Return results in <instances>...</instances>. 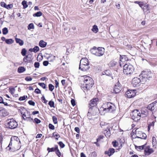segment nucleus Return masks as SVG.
Here are the masks:
<instances>
[{
    "label": "nucleus",
    "mask_w": 157,
    "mask_h": 157,
    "mask_svg": "<svg viewBox=\"0 0 157 157\" xmlns=\"http://www.w3.org/2000/svg\"><path fill=\"white\" fill-rule=\"evenodd\" d=\"M88 60L86 58H82L80 60L79 69L83 71H86L90 68Z\"/></svg>",
    "instance_id": "1"
},
{
    "label": "nucleus",
    "mask_w": 157,
    "mask_h": 157,
    "mask_svg": "<svg viewBox=\"0 0 157 157\" xmlns=\"http://www.w3.org/2000/svg\"><path fill=\"white\" fill-rule=\"evenodd\" d=\"M103 111L105 112L112 113L116 109L115 106L110 102H108L104 104L103 105Z\"/></svg>",
    "instance_id": "2"
},
{
    "label": "nucleus",
    "mask_w": 157,
    "mask_h": 157,
    "mask_svg": "<svg viewBox=\"0 0 157 157\" xmlns=\"http://www.w3.org/2000/svg\"><path fill=\"white\" fill-rule=\"evenodd\" d=\"M94 81L92 78L89 76H85L84 80V87L87 90L89 89L94 84Z\"/></svg>",
    "instance_id": "3"
},
{
    "label": "nucleus",
    "mask_w": 157,
    "mask_h": 157,
    "mask_svg": "<svg viewBox=\"0 0 157 157\" xmlns=\"http://www.w3.org/2000/svg\"><path fill=\"white\" fill-rule=\"evenodd\" d=\"M151 72L148 71H143L139 75V77L141 79V81L142 83H145L150 78L151 76Z\"/></svg>",
    "instance_id": "4"
},
{
    "label": "nucleus",
    "mask_w": 157,
    "mask_h": 157,
    "mask_svg": "<svg viewBox=\"0 0 157 157\" xmlns=\"http://www.w3.org/2000/svg\"><path fill=\"white\" fill-rule=\"evenodd\" d=\"M134 70L133 66L131 64H126L123 66V72L124 74L128 75L132 74Z\"/></svg>",
    "instance_id": "5"
},
{
    "label": "nucleus",
    "mask_w": 157,
    "mask_h": 157,
    "mask_svg": "<svg viewBox=\"0 0 157 157\" xmlns=\"http://www.w3.org/2000/svg\"><path fill=\"white\" fill-rule=\"evenodd\" d=\"M22 109H20L19 110L20 112L22 115L23 119L24 120L29 121L30 122L33 121V118H31V116L30 112L26 110H24L25 112L22 111Z\"/></svg>",
    "instance_id": "6"
},
{
    "label": "nucleus",
    "mask_w": 157,
    "mask_h": 157,
    "mask_svg": "<svg viewBox=\"0 0 157 157\" xmlns=\"http://www.w3.org/2000/svg\"><path fill=\"white\" fill-rule=\"evenodd\" d=\"M6 122H7L6 126L10 129H14L17 127L18 126L17 123L15 120L13 118L8 119Z\"/></svg>",
    "instance_id": "7"
},
{
    "label": "nucleus",
    "mask_w": 157,
    "mask_h": 157,
    "mask_svg": "<svg viewBox=\"0 0 157 157\" xmlns=\"http://www.w3.org/2000/svg\"><path fill=\"white\" fill-rule=\"evenodd\" d=\"M91 52L94 55L100 56H102L105 52V49L103 48L99 47L98 48L96 47H94V48L91 50Z\"/></svg>",
    "instance_id": "8"
},
{
    "label": "nucleus",
    "mask_w": 157,
    "mask_h": 157,
    "mask_svg": "<svg viewBox=\"0 0 157 157\" xmlns=\"http://www.w3.org/2000/svg\"><path fill=\"white\" fill-rule=\"evenodd\" d=\"M132 118L135 121L139 120L142 116L140 111L138 110L135 109L131 113Z\"/></svg>",
    "instance_id": "9"
},
{
    "label": "nucleus",
    "mask_w": 157,
    "mask_h": 157,
    "mask_svg": "<svg viewBox=\"0 0 157 157\" xmlns=\"http://www.w3.org/2000/svg\"><path fill=\"white\" fill-rule=\"evenodd\" d=\"M99 99L98 98H94L90 101L89 104V109L87 113V116H90V113H91L92 110V107L95 106L97 105V103Z\"/></svg>",
    "instance_id": "10"
},
{
    "label": "nucleus",
    "mask_w": 157,
    "mask_h": 157,
    "mask_svg": "<svg viewBox=\"0 0 157 157\" xmlns=\"http://www.w3.org/2000/svg\"><path fill=\"white\" fill-rule=\"evenodd\" d=\"M135 134L136 135V138H140L142 139H146L147 138L146 134L140 131L137 129L135 131Z\"/></svg>",
    "instance_id": "11"
},
{
    "label": "nucleus",
    "mask_w": 157,
    "mask_h": 157,
    "mask_svg": "<svg viewBox=\"0 0 157 157\" xmlns=\"http://www.w3.org/2000/svg\"><path fill=\"white\" fill-rule=\"evenodd\" d=\"M142 82L141 79L137 77L134 78L132 80V83L134 87H138L140 85Z\"/></svg>",
    "instance_id": "12"
},
{
    "label": "nucleus",
    "mask_w": 157,
    "mask_h": 157,
    "mask_svg": "<svg viewBox=\"0 0 157 157\" xmlns=\"http://www.w3.org/2000/svg\"><path fill=\"white\" fill-rule=\"evenodd\" d=\"M106 128L104 129V133L107 138L109 137L110 135V129H112V125L108 124L106 125Z\"/></svg>",
    "instance_id": "13"
},
{
    "label": "nucleus",
    "mask_w": 157,
    "mask_h": 157,
    "mask_svg": "<svg viewBox=\"0 0 157 157\" xmlns=\"http://www.w3.org/2000/svg\"><path fill=\"white\" fill-rule=\"evenodd\" d=\"M156 101H155L149 105L147 106V108L149 110L152 112V114H153V116H154L155 118H156V117L154 115V110L155 108L157 107V104H156Z\"/></svg>",
    "instance_id": "14"
},
{
    "label": "nucleus",
    "mask_w": 157,
    "mask_h": 157,
    "mask_svg": "<svg viewBox=\"0 0 157 157\" xmlns=\"http://www.w3.org/2000/svg\"><path fill=\"white\" fill-rule=\"evenodd\" d=\"M136 90H128L126 92V95L128 98L133 97L136 95Z\"/></svg>",
    "instance_id": "15"
},
{
    "label": "nucleus",
    "mask_w": 157,
    "mask_h": 157,
    "mask_svg": "<svg viewBox=\"0 0 157 157\" xmlns=\"http://www.w3.org/2000/svg\"><path fill=\"white\" fill-rule=\"evenodd\" d=\"M121 89V85L119 82H118L115 85L113 91L115 93H118L120 92Z\"/></svg>",
    "instance_id": "16"
},
{
    "label": "nucleus",
    "mask_w": 157,
    "mask_h": 157,
    "mask_svg": "<svg viewBox=\"0 0 157 157\" xmlns=\"http://www.w3.org/2000/svg\"><path fill=\"white\" fill-rule=\"evenodd\" d=\"M148 109L147 107V108H143L141 110V115L142 117H145L147 116L149 114Z\"/></svg>",
    "instance_id": "17"
},
{
    "label": "nucleus",
    "mask_w": 157,
    "mask_h": 157,
    "mask_svg": "<svg viewBox=\"0 0 157 157\" xmlns=\"http://www.w3.org/2000/svg\"><path fill=\"white\" fill-rule=\"evenodd\" d=\"M154 152L152 148H150V146L146 147L144 149V153L145 155H148Z\"/></svg>",
    "instance_id": "18"
},
{
    "label": "nucleus",
    "mask_w": 157,
    "mask_h": 157,
    "mask_svg": "<svg viewBox=\"0 0 157 157\" xmlns=\"http://www.w3.org/2000/svg\"><path fill=\"white\" fill-rule=\"evenodd\" d=\"M32 56L31 55H27L23 58V61L26 63H30L32 61Z\"/></svg>",
    "instance_id": "19"
},
{
    "label": "nucleus",
    "mask_w": 157,
    "mask_h": 157,
    "mask_svg": "<svg viewBox=\"0 0 157 157\" xmlns=\"http://www.w3.org/2000/svg\"><path fill=\"white\" fill-rule=\"evenodd\" d=\"M115 150L113 148H110L108 151L105 152V154L109 156H110L113 154L115 152Z\"/></svg>",
    "instance_id": "20"
},
{
    "label": "nucleus",
    "mask_w": 157,
    "mask_h": 157,
    "mask_svg": "<svg viewBox=\"0 0 157 157\" xmlns=\"http://www.w3.org/2000/svg\"><path fill=\"white\" fill-rule=\"evenodd\" d=\"M126 59L127 57L125 56H120V61L121 62L119 63L120 66L121 67V64H123V63L126 61Z\"/></svg>",
    "instance_id": "21"
},
{
    "label": "nucleus",
    "mask_w": 157,
    "mask_h": 157,
    "mask_svg": "<svg viewBox=\"0 0 157 157\" xmlns=\"http://www.w3.org/2000/svg\"><path fill=\"white\" fill-rule=\"evenodd\" d=\"M144 6V7H143V8L142 9H143V10L144 11L145 13H149V8L148 5H146L145 4V5Z\"/></svg>",
    "instance_id": "22"
},
{
    "label": "nucleus",
    "mask_w": 157,
    "mask_h": 157,
    "mask_svg": "<svg viewBox=\"0 0 157 157\" xmlns=\"http://www.w3.org/2000/svg\"><path fill=\"white\" fill-rule=\"evenodd\" d=\"M15 40L17 43L18 44L22 46L23 45L24 42L23 40L17 38H15Z\"/></svg>",
    "instance_id": "23"
},
{
    "label": "nucleus",
    "mask_w": 157,
    "mask_h": 157,
    "mask_svg": "<svg viewBox=\"0 0 157 157\" xmlns=\"http://www.w3.org/2000/svg\"><path fill=\"white\" fill-rule=\"evenodd\" d=\"M47 45V43L43 40H41L39 43V45L41 48H44Z\"/></svg>",
    "instance_id": "24"
},
{
    "label": "nucleus",
    "mask_w": 157,
    "mask_h": 157,
    "mask_svg": "<svg viewBox=\"0 0 157 157\" xmlns=\"http://www.w3.org/2000/svg\"><path fill=\"white\" fill-rule=\"evenodd\" d=\"M57 147L58 146L57 145H56L54 147H52L51 148L48 147L47 150L48 151V152L55 151L56 150V149H57Z\"/></svg>",
    "instance_id": "25"
},
{
    "label": "nucleus",
    "mask_w": 157,
    "mask_h": 157,
    "mask_svg": "<svg viewBox=\"0 0 157 157\" xmlns=\"http://www.w3.org/2000/svg\"><path fill=\"white\" fill-rule=\"evenodd\" d=\"M26 70L25 68L23 67H19L17 69V71L21 73L25 71Z\"/></svg>",
    "instance_id": "26"
},
{
    "label": "nucleus",
    "mask_w": 157,
    "mask_h": 157,
    "mask_svg": "<svg viewBox=\"0 0 157 157\" xmlns=\"http://www.w3.org/2000/svg\"><path fill=\"white\" fill-rule=\"evenodd\" d=\"M6 115L5 109L1 108L0 109V116H6Z\"/></svg>",
    "instance_id": "27"
},
{
    "label": "nucleus",
    "mask_w": 157,
    "mask_h": 157,
    "mask_svg": "<svg viewBox=\"0 0 157 157\" xmlns=\"http://www.w3.org/2000/svg\"><path fill=\"white\" fill-rule=\"evenodd\" d=\"M152 143L153 147L155 148L156 146L157 142L156 138L155 137L153 136L152 137Z\"/></svg>",
    "instance_id": "28"
},
{
    "label": "nucleus",
    "mask_w": 157,
    "mask_h": 157,
    "mask_svg": "<svg viewBox=\"0 0 157 157\" xmlns=\"http://www.w3.org/2000/svg\"><path fill=\"white\" fill-rule=\"evenodd\" d=\"M92 30L94 33H96L98 31V26L96 25H94L92 29Z\"/></svg>",
    "instance_id": "29"
},
{
    "label": "nucleus",
    "mask_w": 157,
    "mask_h": 157,
    "mask_svg": "<svg viewBox=\"0 0 157 157\" xmlns=\"http://www.w3.org/2000/svg\"><path fill=\"white\" fill-rule=\"evenodd\" d=\"M117 63V62L112 60L109 63V65L110 67H113L116 65Z\"/></svg>",
    "instance_id": "30"
},
{
    "label": "nucleus",
    "mask_w": 157,
    "mask_h": 157,
    "mask_svg": "<svg viewBox=\"0 0 157 157\" xmlns=\"http://www.w3.org/2000/svg\"><path fill=\"white\" fill-rule=\"evenodd\" d=\"M42 15V13L41 11H39L37 12L36 13L34 14L33 15V16L34 17H40Z\"/></svg>",
    "instance_id": "31"
},
{
    "label": "nucleus",
    "mask_w": 157,
    "mask_h": 157,
    "mask_svg": "<svg viewBox=\"0 0 157 157\" xmlns=\"http://www.w3.org/2000/svg\"><path fill=\"white\" fill-rule=\"evenodd\" d=\"M14 42V40H12V39H7L6 40V44H10L13 43Z\"/></svg>",
    "instance_id": "32"
},
{
    "label": "nucleus",
    "mask_w": 157,
    "mask_h": 157,
    "mask_svg": "<svg viewBox=\"0 0 157 157\" xmlns=\"http://www.w3.org/2000/svg\"><path fill=\"white\" fill-rule=\"evenodd\" d=\"M22 4L23 6V8L24 9H25L28 6V5L27 4V2L25 0H24L22 2Z\"/></svg>",
    "instance_id": "33"
},
{
    "label": "nucleus",
    "mask_w": 157,
    "mask_h": 157,
    "mask_svg": "<svg viewBox=\"0 0 157 157\" xmlns=\"http://www.w3.org/2000/svg\"><path fill=\"white\" fill-rule=\"evenodd\" d=\"M8 32V29L7 28H6V27L2 29V33L4 35L6 34H7Z\"/></svg>",
    "instance_id": "34"
},
{
    "label": "nucleus",
    "mask_w": 157,
    "mask_h": 157,
    "mask_svg": "<svg viewBox=\"0 0 157 157\" xmlns=\"http://www.w3.org/2000/svg\"><path fill=\"white\" fill-rule=\"evenodd\" d=\"M28 29H33L34 28V25L33 23H30L28 26Z\"/></svg>",
    "instance_id": "35"
},
{
    "label": "nucleus",
    "mask_w": 157,
    "mask_h": 157,
    "mask_svg": "<svg viewBox=\"0 0 157 157\" xmlns=\"http://www.w3.org/2000/svg\"><path fill=\"white\" fill-rule=\"evenodd\" d=\"M55 151L57 155L59 157H60V156L61 155V153L58 149V147H57V149H56Z\"/></svg>",
    "instance_id": "36"
},
{
    "label": "nucleus",
    "mask_w": 157,
    "mask_h": 157,
    "mask_svg": "<svg viewBox=\"0 0 157 157\" xmlns=\"http://www.w3.org/2000/svg\"><path fill=\"white\" fill-rule=\"evenodd\" d=\"M49 90L51 91H52L54 88V86L52 84H49L48 85Z\"/></svg>",
    "instance_id": "37"
},
{
    "label": "nucleus",
    "mask_w": 157,
    "mask_h": 157,
    "mask_svg": "<svg viewBox=\"0 0 157 157\" xmlns=\"http://www.w3.org/2000/svg\"><path fill=\"white\" fill-rule=\"evenodd\" d=\"M27 98V96L26 95L23 96L22 97H21L19 98V100L20 101H22L25 100L26 98Z\"/></svg>",
    "instance_id": "38"
},
{
    "label": "nucleus",
    "mask_w": 157,
    "mask_h": 157,
    "mask_svg": "<svg viewBox=\"0 0 157 157\" xmlns=\"http://www.w3.org/2000/svg\"><path fill=\"white\" fill-rule=\"evenodd\" d=\"M135 147L136 149L138 150H143L144 148V145H143L141 146H135Z\"/></svg>",
    "instance_id": "39"
},
{
    "label": "nucleus",
    "mask_w": 157,
    "mask_h": 157,
    "mask_svg": "<svg viewBox=\"0 0 157 157\" xmlns=\"http://www.w3.org/2000/svg\"><path fill=\"white\" fill-rule=\"evenodd\" d=\"M26 52L27 51L26 50V49L25 48H23L22 50L21 54L23 56H25L26 53Z\"/></svg>",
    "instance_id": "40"
},
{
    "label": "nucleus",
    "mask_w": 157,
    "mask_h": 157,
    "mask_svg": "<svg viewBox=\"0 0 157 157\" xmlns=\"http://www.w3.org/2000/svg\"><path fill=\"white\" fill-rule=\"evenodd\" d=\"M52 118L54 124H57V117L55 116H53L52 117Z\"/></svg>",
    "instance_id": "41"
},
{
    "label": "nucleus",
    "mask_w": 157,
    "mask_h": 157,
    "mask_svg": "<svg viewBox=\"0 0 157 157\" xmlns=\"http://www.w3.org/2000/svg\"><path fill=\"white\" fill-rule=\"evenodd\" d=\"M38 85L44 89H45L46 87L45 84L44 83H39Z\"/></svg>",
    "instance_id": "42"
},
{
    "label": "nucleus",
    "mask_w": 157,
    "mask_h": 157,
    "mask_svg": "<svg viewBox=\"0 0 157 157\" xmlns=\"http://www.w3.org/2000/svg\"><path fill=\"white\" fill-rule=\"evenodd\" d=\"M58 144L61 148H63L64 147L65 145L64 144L62 141H60L58 143Z\"/></svg>",
    "instance_id": "43"
},
{
    "label": "nucleus",
    "mask_w": 157,
    "mask_h": 157,
    "mask_svg": "<svg viewBox=\"0 0 157 157\" xmlns=\"http://www.w3.org/2000/svg\"><path fill=\"white\" fill-rule=\"evenodd\" d=\"M54 102L52 101H50L48 103V105L51 107H54Z\"/></svg>",
    "instance_id": "44"
},
{
    "label": "nucleus",
    "mask_w": 157,
    "mask_h": 157,
    "mask_svg": "<svg viewBox=\"0 0 157 157\" xmlns=\"http://www.w3.org/2000/svg\"><path fill=\"white\" fill-rule=\"evenodd\" d=\"M34 52H36L39 51V48L38 46H36L34 47L33 48Z\"/></svg>",
    "instance_id": "45"
},
{
    "label": "nucleus",
    "mask_w": 157,
    "mask_h": 157,
    "mask_svg": "<svg viewBox=\"0 0 157 157\" xmlns=\"http://www.w3.org/2000/svg\"><path fill=\"white\" fill-rule=\"evenodd\" d=\"M138 4L139 6L142 8V9L143 7L144 6L145 4L143 3L142 2H138Z\"/></svg>",
    "instance_id": "46"
},
{
    "label": "nucleus",
    "mask_w": 157,
    "mask_h": 157,
    "mask_svg": "<svg viewBox=\"0 0 157 157\" xmlns=\"http://www.w3.org/2000/svg\"><path fill=\"white\" fill-rule=\"evenodd\" d=\"M34 122L36 124H38L41 122V121L37 118H35L34 119Z\"/></svg>",
    "instance_id": "47"
},
{
    "label": "nucleus",
    "mask_w": 157,
    "mask_h": 157,
    "mask_svg": "<svg viewBox=\"0 0 157 157\" xmlns=\"http://www.w3.org/2000/svg\"><path fill=\"white\" fill-rule=\"evenodd\" d=\"M13 7V5L12 4H10L8 5H6V7L7 9H11Z\"/></svg>",
    "instance_id": "48"
},
{
    "label": "nucleus",
    "mask_w": 157,
    "mask_h": 157,
    "mask_svg": "<svg viewBox=\"0 0 157 157\" xmlns=\"http://www.w3.org/2000/svg\"><path fill=\"white\" fill-rule=\"evenodd\" d=\"M48 127L49 128L51 129L54 130L55 129L54 126L51 124H49Z\"/></svg>",
    "instance_id": "49"
},
{
    "label": "nucleus",
    "mask_w": 157,
    "mask_h": 157,
    "mask_svg": "<svg viewBox=\"0 0 157 157\" xmlns=\"http://www.w3.org/2000/svg\"><path fill=\"white\" fill-rule=\"evenodd\" d=\"M28 103L30 105L33 106H34L35 103L32 100H30L28 101Z\"/></svg>",
    "instance_id": "50"
},
{
    "label": "nucleus",
    "mask_w": 157,
    "mask_h": 157,
    "mask_svg": "<svg viewBox=\"0 0 157 157\" xmlns=\"http://www.w3.org/2000/svg\"><path fill=\"white\" fill-rule=\"evenodd\" d=\"M40 66V64L39 62H36L34 64V66L36 68H38Z\"/></svg>",
    "instance_id": "51"
},
{
    "label": "nucleus",
    "mask_w": 157,
    "mask_h": 157,
    "mask_svg": "<svg viewBox=\"0 0 157 157\" xmlns=\"http://www.w3.org/2000/svg\"><path fill=\"white\" fill-rule=\"evenodd\" d=\"M25 79L27 81H32V78L30 77H27L25 78Z\"/></svg>",
    "instance_id": "52"
},
{
    "label": "nucleus",
    "mask_w": 157,
    "mask_h": 157,
    "mask_svg": "<svg viewBox=\"0 0 157 157\" xmlns=\"http://www.w3.org/2000/svg\"><path fill=\"white\" fill-rule=\"evenodd\" d=\"M34 92L38 94L41 93L40 90L38 88L36 89L34 91Z\"/></svg>",
    "instance_id": "53"
},
{
    "label": "nucleus",
    "mask_w": 157,
    "mask_h": 157,
    "mask_svg": "<svg viewBox=\"0 0 157 157\" xmlns=\"http://www.w3.org/2000/svg\"><path fill=\"white\" fill-rule=\"evenodd\" d=\"M1 4V6L2 7H4V8H6V5H7L6 3H5L4 2H1V4Z\"/></svg>",
    "instance_id": "54"
},
{
    "label": "nucleus",
    "mask_w": 157,
    "mask_h": 157,
    "mask_svg": "<svg viewBox=\"0 0 157 157\" xmlns=\"http://www.w3.org/2000/svg\"><path fill=\"white\" fill-rule=\"evenodd\" d=\"M155 121H153L151 123H150L148 125L149 127H153L154 125V123Z\"/></svg>",
    "instance_id": "55"
},
{
    "label": "nucleus",
    "mask_w": 157,
    "mask_h": 157,
    "mask_svg": "<svg viewBox=\"0 0 157 157\" xmlns=\"http://www.w3.org/2000/svg\"><path fill=\"white\" fill-rule=\"evenodd\" d=\"M72 105L74 106L75 105V101L74 99H72L71 101Z\"/></svg>",
    "instance_id": "56"
},
{
    "label": "nucleus",
    "mask_w": 157,
    "mask_h": 157,
    "mask_svg": "<svg viewBox=\"0 0 157 157\" xmlns=\"http://www.w3.org/2000/svg\"><path fill=\"white\" fill-rule=\"evenodd\" d=\"M48 62L47 61H44L43 62V64L44 66H47L48 64Z\"/></svg>",
    "instance_id": "57"
},
{
    "label": "nucleus",
    "mask_w": 157,
    "mask_h": 157,
    "mask_svg": "<svg viewBox=\"0 0 157 157\" xmlns=\"http://www.w3.org/2000/svg\"><path fill=\"white\" fill-rule=\"evenodd\" d=\"M53 135L55 136H56V137H59L60 136H59V135L57 133H56V132H54L53 133Z\"/></svg>",
    "instance_id": "58"
},
{
    "label": "nucleus",
    "mask_w": 157,
    "mask_h": 157,
    "mask_svg": "<svg viewBox=\"0 0 157 157\" xmlns=\"http://www.w3.org/2000/svg\"><path fill=\"white\" fill-rule=\"evenodd\" d=\"M75 130L78 133L79 132V129L78 127H76L75 128Z\"/></svg>",
    "instance_id": "59"
},
{
    "label": "nucleus",
    "mask_w": 157,
    "mask_h": 157,
    "mask_svg": "<svg viewBox=\"0 0 157 157\" xmlns=\"http://www.w3.org/2000/svg\"><path fill=\"white\" fill-rule=\"evenodd\" d=\"M41 99L44 101V103H47L48 101L45 99L44 96H43L41 97Z\"/></svg>",
    "instance_id": "60"
},
{
    "label": "nucleus",
    "mask_w": 157,
    "mask_h": 157,
    "mask_svg": "<svg viewBox=\"0 0 157 157\" xmlns=\"http://www.w3.org/2000/svg\"><path fill=\"white\" fill-rule=\"evenodd\" d=\"M12 145V143L11 142V141H10V144L8 146L6 147V148L7 149H8V148H9V150H10L11 149V147H10V146H11Z\"/></svg>",
    "instance_id": "61"
},
{
    "label": "nucleus",
    "mask_w": 157,
    "mask_h": 157,
    "mask_svg": "<svg viewBox=\"0 0 157 157\" xmlns=\"http://www.w3.org/2000/svg\"><path fill=\"white\" fill-rule=\"evenodd\" d=\"M14 90H15L14 88L11 89H10V92L12 94H14Z\"/></svg>",
    "instance_id": "62"
},
{
    "label": "nucleus",
    "mask_w": 157,
    "mask_h": 157,
    "mask_svg": "<svg viewBox=\"0 0 157 157\" xmlns=\"http://www.w3.org/2000/svg\"><path fill=\"white\" fill-rule=\"evenodd\" d=\"M55 83L56 84L55 87L57 88L59 85V83L56 80L55 81Z\"/></svg>",
    "instance_id": "63"
},
{
    "label": "nucleus",
    "mask_w": 157,
    "mask_h": 157,
    "mask_svg": "<svg viewBox=\"0 0 157 157\" xmlns=\"http://www.w3.org/2000/svg\"><path fill=\"white\" fill-rule=\"evenodd\" d=\"M81 157H86L85 154L83 153H81L80 154Z\"/></svg>",
    "instance_id": "64"
}]
</instances>
